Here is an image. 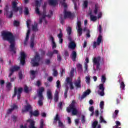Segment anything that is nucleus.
Here are the masks:
<instances>
[{"label": "nucleus", "instance_id": "obj_27", "mask_svg": "<svg viewBox=\"0 0 128 128\" xmlns=\"http://www.w3.org/2000/svg\"><path fill=\"white\" fill-rule=\"evenodd\" d=\"M37 74V71H34V70H30V74L32 80H34V78H36V74Z\"/></svg>", "mask_w": 128, "mask_h": 128}, {"label": "nucleus", "instance_id": "obj_34", "mask_svg": "<svg viewBox=\"0 0 128 128\" xmlns=\"http://www.w3.org/2000/svg\"><path fill=\"white\" fill-rule=\"evenodd\" d=\"M40 114V112L38 110H35L34 112H30V116H38Z\"/></svg>", "mask_w": 128, "mask_h": 128}, {"label": "nucleus", "instance_id": "obj_52", "mask_svg": "<svg viewBox=\"0 0 128 128\" xmlns=\"http://www.w3.org/2000/svg\"><path fill=\"white\" fill-rule=\"evenodd\" d=\"M100 122H104V124H106V120H104V118H102V116H100Z\"/></svg>", "mask_w": 128, "mask_h": 128}, {"label": "nucleus", "instance_id": "obj_4", "mask_svg": "<svg viewBox=\"0 0 128 128\" xmlns=\"http://www.w3.org/2000/svg\"><path fill=\"white\" fill-rule=\"evenodd\" d=\"M42 0H36L35 1L36 4V12L40 16L39 22L40 24H42L43 22L44 26H46L48 24V21L46 20V10H44V12L42 15H40V10H38V6H40V4H42Z\"/></svg>", "mask_w": 128, "mask_h": 128}, {"label": "nucleus", "instance_id": "obj_51", "mask_svg": "<svg viewBox=\"0 0 128 128\" xmlns=\"http://www.w3.org/2000/svg\"><path fill=\"white\" fill-rule=\"evenodd\" d=\"M61 86H60V80H58L56 82V88H60Z\"/></svg>", "mask_w": 128, "mask_h": 128}, {"label": "nucleus", "instance_id": "obj_26", "mask_svg": "<svg viewBox=\"0 0 128 128\" xmlns=\"http://www.w3.org/2000/svg\"><path fill=\"white\" fill-rule=\"evenodd\" d=\"M50 40L52 42V50H54V48H56V42H54V37L50 36Z\"/></svg>", "mask_w": 128, "mask_h": 128}, {"label": "nucleus", "instance_id": "obj_36", "mask_svg": "<svg viewBox=\"0 0 128 128\" xmlns=\"http://www.w3.org/2000/svg\"><path fill=\"white\" fill-rule=\"evenodd\" d=\"M32 29L33 32H38V23L34 22V25H32Z\"/></svg>", "mask_w": 128, "mask_h": 128}, {"label": "nucleus", "instance_id": "obj_58", "mask_svg": "<svg viewBox=\"0 0 128 128\" xmlns=\"http://www.w3.org/2000/svg\"><path fill=\"white\" fill-rule=\"evenodd\" d=\"M84 122H86V118L84 117V116L82 115V124H84Z\"/></svg>", "mask_w": 128, "mask_h": 128}, {"label": "nucleus", "instance_id": "obj_28", "mask_svg": "<svg viewBox=\"0 0 128 128\" xmlns=\"http://www.w3.org/2000/svg\"><path fill=\"white\" fill-rule=\"evenodd\" d=\"M119 82L120 83V88L122 90H124V88H126V84H124V82L122 81V80H119Z\"/></svg>", "mask_w": 128, "mask_h": 128}, {"label": "nucleus", "instance_id": "obj_60", "mask_svg": "<svg viewBox=\"0 0 128 128\" xmlns=\"http://www.w3.org/2000/svg\"><path fill=\"white\" fill-rule=\"evenodd\" d=\"M24 90L25 92H28V88L27 86H25L24 88Z\"/></svg>", "mask_w": 128, "mask_h": 128}, {"label": "nucleus", "instance_id": "obj_23", "mask_svg": "<svg viewBox=\"0 0 128 128\" xmlns=\"http://www.w3.org/2000/svg\"><path fill=\"white\" fill-rule=\"evenodd\" d=\"M34 34H32L30 42V47L31 48H34Z\"/></svg>", "mask_w": 128, "mask_h": 128}, {"label": "nucleus", "instance_id": "obj_38", "mask_svg": "<svg viewBox=\"0 0 128 128\" xmlns=\"http://www.w3.org/2000/svg\"><path fill=\"white\" fill-rule=\"evenodd\" d=\"M76 67L78 68V72H80V74H82V66L78 64L76 65Z\"/></svg>", "mask_w": 128, "mask_h": 128}, {"label": "nucleus", "instance_id": "obj_11", "mask_svg": "<svg viewBox=\"0 0 128 128\" xmlns=\"http://www.w3.org/2000/svg\"><path fill=\"white\" fill-rule=\"evenodd\" d=\"M40 58L38 54L36 53L34 58L31 60V64L33 66H38L40 64Z\"/></svg>", "mask_w": 128, "mask_h": 128}, {"label": "nucleus", "instance_id": "obj_9", "mask_svg": "<svg viewBox=\"0 0 128 128\" xmlns=\"http://www.w3.org/2000/svg\"><path fill=\"white\" fill-rule=\"evenodd\" d=\"M44 92V87H41L38 88L37 91V94L39 98V100L38 101V106H42V100H44V96H42V92Z\"/></svg>", "mask_w": 128, "mask_h": 128}, {"label": "nucleus", "instance_id": "obj_25", "mask_svg": "<svg viewBox=\"0 0 128 128\" xmlns=\"http://www.w3.org/2000/svg\"><path fill=\"white\" fill-rule=\"evenodd\" d=\"M16 108H18V106H16V104H14L11 106V108L8 110L7 114H11L12 112L14 110H16Z\"/></svg>", "mask_w": 128, "mask_h": 128}, {"label": "nucleus", "instance_id": "obj_40", "mask_svg": "<svg viewBox=\"0 0 128 128\" xmlns=\"http://www.w3.org/2000/svg\"><path fill=\"white\" fill-rule=\"evenodd\" d=\"M72 2L74 4V10H78V0H72Z\"/></svg>", "mask_w": 128, "mask_h": 128}, {"label": "nucleus", "instance_id": "obj_61", "mask_svg": "<svg viewBox=\"0 0 128 128\" xmlns=\"http://www.w3.org/2000/svg\"><path fill=\"white\" fill-rule=\"evenodd\" d=\"M17 118L18 117L16 116H12V120H14V122H16V120Z\"/></svg>", "mask_w": 128, "mask_h": 128}, {"label": "nucleus", "instance_id": "obj_18", "mask_svg": "<svg viewBox=\"0 0 128 128\" xmlns=\"http://www.w3.org/2000/svg\"><path fill=\"white\" fill-rule=\"evenodd\" d=\"M58 120V126H60V128H64V123H62V121L60 120V118H58V114H57L56 117L54 118V122H56Z\"/></svg>", "mask_w": 128, "mask_h": 128}, {"label": "nucleus", "instance_id": "obj_12", "mask_svg": "<svg viewBox=\"0 0 128 128\" xmlns=\"http://www.w3.org/2000/svg\"><path fill=\"white\" fill-rule=\"evenodd\" d=\"M76 28L78 30V36H82V22H80L78 20L77 22Z\"/></svg>", "mask_w": 128, "mask_h": 128}, {"label": "nucleus", "instance_id": "obj_3", "mask_svg": "<svg viewBox=\"0 0 128 128\" xmlns=\"http://www.w3.org/2000/svg\"><path fill=\"white\" fill-rule=\"evenodd\" d=\"M2 36L4 40H8L10 42V52H12V54H16V46H14V36H12V33L8 32H2Z\"/></svg>", "mask_w": 128, "mask_h": 128}, {"label": "nucleus", "instance_id": "obj_20", "mask_svg": "<svg viewBox=\"0 0 128 128\" xmlns=\"http://www.w3.org/2000/svg\"><path fill=\"white\" fill-rule=\"evenodd\" d=\"M26 106H25L24 108L22 110V112H28V110H32V106L28 103V102L26 101Z\"/></svg>", "mask_w": 128, "mask_h": 128}, {"label": "nucleus", "instance_id": "obj_29", "mask_svg": "<svg viewBox=\"0 0 128 128\" xmlns=\"http://www.w3.org/2000/svg\"><path fill=\"white\" fill-rule=\"evenodd\" d=\"M54 54H58V50H54L53 52H48L47 54V56H50V58H52V56H54Z\"/></svg>", "mask_w": 128, "mask_h": 128}, {"label": "nucleus", "instance_id": "obj_55", "mask_svg": "<svg viewBox=\"0 0 128 128\" xmlns=\"http://www.w3.org/2000/svg\"><path fill=\"white\" fill-rule=\"evenodd\" d=\"M64 0V2H60V4H62V6H64V8H66V4L65 2H64V0Z\"/></svg>", "mask_w": 128, "mask_h": 128}, {"label": "nucleus", "instance_id": "obj_31", "mask_svg": "<svg viewBox=\"0 0 128 128\" xmlns=\"http://www.w3.org/2000/svg\"><path fill=\"white\" fill-rule=\"evenodd\" d=\"M90 94V90H88L83 94L81 96V100H84V98H86V96H88Z\"/></svg>", "mask_w": 128, "mask_h": 128}, {"label": "nucleus", "instance_id": "obj_15", "mask_svg": "<svg viewBox=\"0 0 128 128\" xmlns=\"http://www.w3.org/2000/svg\"><path fill=\"white\" fill-rule=\"evenodd\" d=\"M68 40L70 42L68 43L69 48H71V50H74V48H76V44L74 43V40H72L70 37H68Z\"/></svg>", "mask_w": 128, "mask_h": 128}, {"label": "nucleus", "instance_id": "obj_10", "mask_svg": "<svg viewBox=\"0 0 128 128\" xmlns=\"http://www.w3.org/2000/svg\"><path fill=\"white\" fill-rule=\"evenodd\" d=\"M30 24H32V21L30 20H28L26 21V26H27L28 30H27L26 38L24 42V46H26V44H28V40L30 34Z\"/></svg>", "mask_w": 128, "mask_h": 128}, {"label": "nucleus", "instance_id": "obj_33", "mask_svg": "<svg viewBox=\"0 0 128 128\" xmlns=\"http://www.w3.org/2000/svg\"><path fill=\"white\" fill-rule=\"evenodd\" d=\"M48 2L50 6H54L58 4V1L56 0H48Z\"/></svg>", "mask_w": 128, "mask_h": 128}, {"label": "nucleus", "instance_id": "obj_35", "mask_svg": "<svg viewBox=\"0 0 128 128\" xmlns=\"http://www.w3.org/2000/svg\"><path fill=\"white\" fill-rule=\"evenodd\" d=\"M71 58L74 62L76 60V51H72V54H71Z\"/></svg>", "mask_w": 128, "mask_h": 128}, {"label": "nucleus", "instance_id": "obj_64", "mask_svg": "<svg viewBox=\"0 0 128 128\" xmlns=\"http://www.w3.org/2000/svg\"><path fill=\"white\" fill-rule=\"evenodd\" d=\"M20 128H28V124H26L24 126L22 125L20 126Z\"/></svg>", "mask_w": 128, "mask_h": 128}, {"label": "nucleus", "instance_id": "obj_2", "mask_svg": "<svg viewBox=\"0 0 128 128\" xmlns=\"http://www.w3.org/2000/svg\"><path fill=\"white\" fill-rule=\"evenodd\" d=\"M88 14L92 22H96L98 19L102 18V12L100 11V6L96 4L92 10H90Z\"/></svg>", "mask_w": 128, "mask_h": 128}, {"label": "nucleus", "instance_id": "obj_1", "mask_svg": "<svg viewBox=\"0 0 128 128\" xmlns=\"http://www.w3.org/2000/svg\"><path fill=\"white\" fill-rule=\"evenodd\" d=\"M16 4H18V2L16 0L13 1L12 2V9L10 8V6L6 5L4 9V14L5 16H6L7 18H12V12H18L19 10L20 14L22 13V7H17Z\"/></svg>", "mask_w": 128, "mask_h": 128}, {"label": "nucleus", "instance_id": "obj_14", "mask_svg": "<svg viewBox=\"0 0 128 128\" xmlns=\"http://www.w3.org/2000/svg\"><path fill=\"white\" fill-rule=\"evenodd\" d=\"M102 35H100L97 38L96 42L94 41L93 42V48H96V46H100V42H102Z\"/></svg>", "mask_w": 128, "mask_h": 128}, {"label": "nucleus", "instance_id": "obj_30", "mask_svg": "<svg viewBox=\"0 0 128 128\" xmlns=\"http://www.w3.org/2000/svg\"><path fill=\"white\" fill-rule=\"evenodd\" d=\"M100 112L101 114H102L104 112V102L101 101L100 104Z\"/></svg>", "mask_w": 128, "mask_h": 128}, {"label": "nucleus", "instance_id": "obj_44", "mask_svg": "<svg viewBox=\"0 0 128 128\" xmlns=\"http://www.w3.org/2000/svg\"><path fill=\"white\" fill-rule=\"evenodd\" d=\"M88 0H84L83 2L84 8H88Z\"/></svg>", "mask_w": 128, "mask_h": 128}, {"label": "nucleus", "instance_id": "obj_54", "mask_svg": "<svg viewBox=\"0 0 128 128\" xmlns=\"http://www.w3.org/2000/svg\"><path fill=\"white\" fill-rule=\"evenodd\" d=\"M89 62V60H88V58H86L85 60V62H84V66H88V64Z\"/></svg>", "mask_w": 128, "mask_h": 128}, {"label": "nucleus", "instance_id": "obj_62", "mask_svg": "<svg viewBox=\"0 0 128 128\" xmlns=\"http://www.w3.org/2000/svg\"><path fill=\"white\" fill-rule=\"evenodd\" d=\"M57 58L58 62H60V60H62V57H60V54H58L57 56Z\"/></svg>", "mask_w": 128, "mask_h": 128}, {"label": "nucleus", "instance_id": "obj_21", "mask_svg": "<svg viewBox=\"0 0 128 128\" xmlns=\"http://www.w3.org/2000/svg\"><path fill=\"white\" fill-rule=\"evenodd\" d=\"M27 124H30V126L28 127L30 128H36L34 127V124H36V122H34V120L32 119H30L27 120Z\"/></svg>", "mask_w": 128, "mask_h": 128}, {"label": "nucleus", "instance_id": "obj_5", "mask_svg": "<svg viewBox=\"0 0 128 128\" xmlns=\"http://www.w3.org/2000/svg\"><path fill=\"white\" fill-rule=\"evenodd\" d=\"M93 70L94 72L96 70H100V64L104 62V59L100 56H94L92 59Z\"/></svg>", "mask_w": 128, "mask_h": 128}, {"label": "nucleus", "instance_id": "obj_17", "mask_svg": "<svg viewBox=\"0 0 128 128\" xmlns=\"http://www.w3.org/2000/svg\"><path fill=\"white\" fill-rule=\"evenodd\" d=\"M74 14H72L70 12L66 11V9L64 10V18H74Z\"/></svg>", "mask_w": 128, "mask_h": 128}, {"label": "nucleus", "instance_id": "obj_7", "mask_svg": "<svg viewBox=\"0 0 128 128\" xmlns=\"http://www.w3.org/2000/svg\"><path fill=\"white\" fill-rule=\"evenodd\" d=\"M65 86L66 87L65 92L64 93V96L65 98H67L68 92V86L70 88V89L74 90V86L72 85V79L70 78V77H68L66 80Z\"/></svg>", "mask_w": 128, "mask_h": 128}, {"label": "nucleus", "instance_id": "obj_24", "mask_svg": "<svg viewBox=\"0 0 128 128\" xmlns=\"http://www.w3.org/2000/svg\"><path fill=\"white\" fill-rule=\"evenodd\" d=\"M92 128H101L102 126H100V124H98V121L94 120L92 122Z\"/></svg>", "mask_w": 128, "mask_h": 128}, {"label": "nucleus", "instance_id": "obj_32", "mask_svg": "<svg viewBox=\"0 0 128 128\" xmlns=\"http://www.w3.org/2000/svg\"><path fill=\"white\" fill-rule=\"evenodd\" d=\"M47 96H48V100L52 99V91L50 89H48L47 90Z\"/></svg>", "mask_w": 128, "mask_h": 128}, {"label": "nucleus", "instance_id": "obj_63", "mask_svg": "<svg viewBox=\"0 0 128 128\" xmlns=\"http://www.w3.org/2000/svg\"><path fill=\"white\" fill-rule=\"evenodd\" d=\"M94 106H90L89 108L90 112H94Z\"/></svg>", "mask_w": 128, "mask_h": 128}, {"label": "nucleus", "instance_id": "obj_49", "mask_svg": "<svg viewBox=\"0 0 128 128\" xmlns=\"http://www.w3.org/2000/svg\"><path fill=\"white\" fill-rule=\"evenodd\" d=\"M52 74L54 76H58V71L56 69L53 70Z\"/></svg>", "mask_w": 128, "mask_h": 128}, {"label": "nucleus", "instance_id": "obj_22", "mask_svg": "<svg viewBox=\"0 0 128 128\" xmlns=\"http://www.w3.org/2000/svg\"><path fill=\"white\" fill-rule=\"evenodd\" d=\"M80 77H78L77 79V80L74 82V86L76 88H82V84H80Z\"/></svg>", "mask_w": 128, "mask_h": 128}, {"label": "nucleus", "instance_id": "obj_39", "mask_svg": "<svg viewBox=\"0 0 128 128\" xmlns=\"http://www.w3.org/2000/svg\"><path fill=\"white\" fill-rule=\"evenodd\" d=\"M58 92L56 90L54 94V101L58 102Z\"/></svg>", "mask_w": 128, "mask_h": 128}, {"label": "nucleus", "instance_id": "obj_13", "mask_svg": "<svg viewBox=\"0 0 128 128\" xmlns=\"http://www.w3.org/2000/svg\"><path fill=\"white\" fill-rule=\"evenodd\" d=\"M22 88H20L17 89L15 87L13 98L16 96H17L18 100H20V94H22Z\"/></svg>", "mask_w": 128, "mask_h": 128}, {"label": "nucleus", "instance_id": "obj_56", "mask_svg": "<svg viewBox=\"0 0 128 128\" xmlns=\"http://www.w3.org/2000/svg\"><path fill=\"white\" fill-rule=\"evenodd\" d=\"M116 125L115 126H121L122 124L120 123V121H116Z\"/></svg>", "mask_w": 128, "mask_h": 128}, {"label": "nucleus", "instance_id": "obj_59", "mask_svg": "<svg viewBox=\"0 0 128 128\" xmlns=\"http://www.w3.org/2000/svg\"><path fill=\"white\" fill-rule=\"evenodd\" d=\"M18 76L20 80L22 79V72L18 73Z\"/></svg>", "mask_w": 128, "mask_h": 128}, {"label": "nucleus", "instance_id": "obj_19", "mask_svg": "<svg viewBox=\"0 0 128 128\" xmlns=\"http://www.w3.org/2000/svg\"><path fill=\"white\" fill-rule=\"evenodd\" d=\"M20 70V66H12L11 68H10V74H9V78H10L12 76V74L14 73V72H16V70Z\"/></svg>", "mask_w": 128, "mask_h": 128}, {"label": "nucleus", "instance_id": "obj_53", "mask_svg": "<svg viewBox=\"0 0 128 128\" xmlns=\"http://www.w3.org/2000/svg\"><path fill=\"white\" fill-rule=\"evenodd\" d=\"M14 24L15 26H18L20 24V22H18L16 20H15V21H14Z\"/></svg>", "mask_w": 128, "mask_h": 128}, {"label": "nucleus", "instance_id": "obj_48", "mask_svg": "<svg viewBox=\"0 0 128 128\" xmlns=\"http://www.w3.org/2000/svg\"><path fill=\"white\" fill-rule=\"evenodd\" d=\"M98 30L100 32V34H102V25H99L98 28Z\"/></svg>", "mask_w": 128, "mask_h": 128}, {"label": "nucleus", "instance_id": "obj_50", "mask_svg": "<svg viewBox=\"0 0 128 128\" xmlns=\"http://www.w3.org/2000/svg\"><path fill=\"white\" fill-rule=\"evenodd\" d=\"M6 88L8 90H10L12 88V84L10 82H7Z\"/></svg>", "mask_w": 128, "mask_h": 128}, {"label": "nucleus", "instance_id": "obj_41", "mask_svg": "<svg viewBox=\"0 0 128 128\" xmlns=\"http://www.w3.org/2000/svg\"><path fill=\"white\" fill-rule=\"evenodd\" d=\"M85 78H86V84H90V77L89 76H86Z\"/></svg>", "mask_w": 128, "mask_h": 128}, {"label": "nucleus", "instance_id": "obj_47", "mask_svg": "<svg viewBox=\"0 0 128 128\" xmlns=\"http://www.w3.org/2000/svg\"><path fill=\"white\" fill-rule=\"evenodd\" d=\"M44 120H41L40 122V127L39 128H44Z\"/></svg>", "mask_w": 128, "mask_h": 128}, {"label": "nucleus", "instance_id": "obj_43", "mask_svg": "<svg viewBox=\"0 0 128 128\" xmlns=\"http://www.w3.org/2000/svg\"><path fill=\"white\" fill-rule=\"evenodd\" d=\"M88 65L84 66V74H88Z\"/></svg>", "mask_w": 128, "mask_h": 128}, {"label": "nucleus", "instance_id": "obj_42", "mask_svg": "<svg viewBox=\"0 0 128 128\" xmlns=\"http://www.w3.org/2000/svg\"><path fill=\"white\" fill-rule=\"evenodd\" d=\"M118 110H115L112 115V117L114 118H116L118 117Z\"/></svg>", "mask_w": 128, "mask_h": 128}, {"label": "nucleus", "instance_id": "obj_8", "mask_svg": "<svg viewBox=\"0 0 128 128\" xmlns=\"http://www.w3.org/2000/svg\"><path fill=\"white\" fill-rule=\"evenodd\" d=\"M74 104H76V102L73 100L70 105V106L66 108V110L68 112H72V114L73 116H76V114H78V110H76Z\"/></svg>", "mask_w": 128, "mask_h": 128}, {"label": "nucleus", "instance_id": "obj_45", "mask_svg": "<svg viewBox=\"0 0 128 128\" xmlns=\"http://www.w3.org/2000/svg\"><path fill=\"white\" fill-rule=\"evenodd\" d=\"M68 34L70 36L72 34V28L68 26L66 28Z\"/></svg>", "mask_w": 128, "mask_h": 128}, {"label": "nucleus", "instance_id": "obj_37", "mask_svg": "<svg viewBox=\"0 0 128 128\" xmlns=\"http://www.w3.org/2000/svg\"><path fill=\"white\" fill-rule=\"evenodd\" d=\"M58 38H59V44H62V42H64V39H62V32H60L58 36Z\"/></svg>", "mask_w": 128, "mask_h": 128}, {"label": "nucleus", "instance_id": "obj_57", "mask_svg": "<svg viewBox=\"0 0 128 128\" xmlns=\"http://www.w3.org/2000/svg\"><path fill=\"white\" fill-rule=\"evenodd\" d=\"M74 69L72 68L70 71V76H74Z\"/></svg>", "mask_w": 128, "mask_h": 128}, {"label": "nucleus", "instance_id": "obj_6", "mask_svg": "<svg viewBox=\"0 0 128 128\" xmlns=\"http://www.w3.org/2000/svg\"><path fill=\"white\" fill-rule=\"evenodd\" d=\"M106 74L102 75L101 77V82L102 84H100L99 90L98 91V94L101 96H104V84L106 82Z\"/></svg>", "mask_w": 128, "mask_h": 128}, {"label": "nucleus", "instance_id": "obj_46", "mask_svg": "<svg viewBox=\"0 0 128 128\" xmlns=\"http://www.w3.org/2000/svg\"><path fill=\"white\" fill-rule=\"evenodd\" d=\"M24 14L26 16H28V8L26 7L24 8Z\"/></svg>", "mask_w": 128, "mask_h": 128}, {"label": "nucleus", "instance_id": "obj_16", "mask_svg": "<svg viewBox=\"0 0 128 128\" xmlns=\"http://www.w3.org/2000/svg\"><path fill=\"white\" fill-rule=\"evenodd\" d=\"M20 56L18 58V60H20V64L24 66V62H26V53L24 52H22L20 53Z\"/></svg>", "mask_w": 128, "mask_h": 128}]
</instances>
